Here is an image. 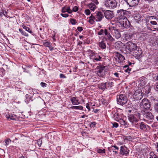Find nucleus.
Masks as SVG:
<instances>
[{"label":"nucleus","instance_id":"nucleus-1","mask_svg":"<svg viewBox=\"0 0 158 158\" xmlns=\"http://www.w3.org/2000/svg\"><path fill=\"white\" fill-rule=\"evenodd\" d=\"M141 113L143 117V120L144 121H152L154 119V116L151 112L147 110H142Z\"/></svg>","mask_w":158,"mask_h":158},{"label":"nucleus","instance_id":"nucleus-2","mask_svg":"<svg viewBox=\"0 0 158 158\" xmlns=\"http://www.w3.org/2000/svg\"><path fill=\"white\" fill-rule=\"evenodd\" d=\"M118 104L122 106L126 104L128 102V99L126 95L123 94H119L117 96Z\"/></svg>","mask_w":158,"mask_h":158},{"label":"nucleus","instance_id":"nucleus-3","mask_svg":"<svg viewBox=\"0 0 158 158\" xmlns=\"http://www.w3.org/2000/svg\"><path fill=\"white\" fill-rule=\"evenodd\" d=\"M104 3L105 7L110 9L116 8L117 4L116 0H104Z\"/></svg>","mask_w":158,"mask_h":158},{"label":"nucleus","instance_id":"nucleus-4","mask_svg":"<svg viewBox=\"0 0 158 158\" xmlns=\"http://www.w3.org/2000/svg\"><path fill=\"white\" fill-rule=\"evenodd\" d=\"M139 105L141 107L143 108V110H148L150 108L152 105L148 99L144 98L140 102Z\"/></svg>","mask_w":158,"mask_h":158},{"label":"nucleus","instance_id":"nucleus-5","mask_svg":"<svg viewBox=\"0 0 158 158\" xmlns=\"http://www.w3.org/2000/svg\"><path fill=\"white\" fill-rule=\"evenodd\" d=\"M117 19L118 21H120L121 19L127 18L126 16L127 15V11L126 10L121 9L117 10Z\"/></svg>","mask_w":158,"mask_h":158},{"label":"nucleus","instance_id":"nucleus-6","mask_svg":"<svg viewBox=\"0 0 158 158\" xmlns=\"http://www.w3.org/2000/svg\"><path fill=\"white\" fill-rule=\"evenodd\" d=\"M126 48L130 52L135 50L137 48V46L132 42H127L126 44Z\"/></svg>","mask_w":158,"mask_h":158},{"label":"nucleus","instance_id":"nucleus-7","mask_svg":"<svg viewBox=\"0 0 158 158\" xmlns=\"http://www.w3.org/2000/svg\"><path fill=\"white\" fill-rule=\"evenodd\" d=\"M118 22L121 26L127 28L130 26V22L128 20L127 18L121 19L118 21Z\"/></svg>","mask_w":158,"mask_h":158},{"label":"nucleus","instance_id":"nucleus-8","mask_svg":"<svg viewBox=\"0 0 158 158\" xmlns=\"http://www.w3.org/2000/svg\"><path fill=\"white\" fill-rule=\"evenodd\" d=\"M143 96L142 92L140 89L136 90L133 95V98L137 100H140Z\"/></svg>","mask_w":158,"mask_h":158},{"label":"nucleus","instance_id":"nucleus-9","mask_svg":"<svg viewBox=\"0 0 158 158\" xmlns=\"http://www.w3.org/2000/svg\"><path fill=\"white\" fill-rule=\"evenodd\" d=\"M104 66H101L99 67L97 69V74L98 75L102 77L103 78L105 75V68Z\"/></svg>","mask_w":158,"mask_h":158},{"label":"nucleus","instance_id":"nucleus-10","mask_svg":"<svg viewBox=\"0 0 158 158\" xmlns=\"http://www.w3.org/2000/svg\"><path fill=\"white\" fill-rule=\"evenodd\" d=\"M119 153L121 155L127 156L129 154V150L125 146H121L120 147Z\"/></svg>","mask_w":158,"mask_h":158},{"label":"nucleus","instance_id":"nucleus-11","mask_svg":"<svg viewBox=\"0 0 158 158\" xmlns=\"http://www.w3.org/2000/svg\"><path fill=\"white\" fill-rule=\"evenodd\" d=\"M140 0H125L130 6H135L139 4Z\"/></svg>","mask_w":158,"mask_h":158},{"label":"nucleus","instance_id":"nucleus-12","mask_svg":"<svg viewBox=\"0 0 158 158\" xmlns=\"http://www.w3.org/2000/svg\"><path fill=\"white\" fill-rule=\"evenodd\" d=\"M104 14L105 18L107 19H111L114 16L113 12L110 10H106L104 12Z\"/></svg>","mask_w":158,"mask_h":158},{"label":"nucleus","instance_id":"nucleus-13","mask_svg":"<svg viewBox=\"0 0 158 158\" xmlns=\"http://www.w3.org/2000/svg\"><path fill=\"white\" fill-rule=\"evenodd\" d=\"M95 16L96 17L97 20L96 21H100L104 18L103 14L100 11H98L96 13Z\"/></svg>","mask_w":158,"mask_h":158},{"label":"nucleus","instance_id":"nucleus-14","mask_svg":"<svg viewBox=\"0 0 158 158\" xmlns=\"http://www.w3.org/2000/svg\"><path fill=\"white\" fill-rule=\"evenodd\" d=\"M128 117L129 120L131 123L132 124H133L134 123H137L138 122V119L135 117L133 115H129L128 116Z\"/></svg>","mask_w":158,"mask_h":158},{"label":"nucleus","instance_id":"nucleus-15","mask_svg":"<svg viewBox=\"0 0 158 158\" xmlns=\"http://www.w3.org/2000/svg\"><path fill=\"white\" fill-rule=\"evenodd\" d=\"M112 32L113 34V36L115 37L116 39H118L121 36L120 33L118 30L113 29Z\"/></svg>","mask_w":158,"mask_h":158},{"label":"nucleus","instance_id":"nucleus-16","mask_svg":"<svg viewBox=\"0 0 158 158\" xmlns=\"http://www.w3.org/2000/svg\"><path fill=\"white\" fill-rule=\"evenodd\" d=\"M91 59L94 62H95L101 61V57L98 54H96L93 57L91 58Z\"/></svg>","mask_w":158,"mask_h":158},{"label":"nucleus","instance_id":"nucleus-17","mask_svg":"<svg viewBox=\"0 0 158 158\" xmlns=\"http://www.w3.org/2000/svg\"><path fill=\"white\" fill-rule=\"evenodd\" d=\"M125 46L124 44L120 41H118L115 44V46L117 49H119Z\"/></svg>","mask_w":158,"mask_h":158},{"label":"nucleus","instance_id":"nucleus-18","mask_svg":"<svg viewBox=\"0 0 158 158\" xmlns=\"http://www.w3.org/2000/svg\"><path fill=\"white\" fill-rule=\"evenodd\" d=\"M70 100L72 104L73 105H77L80 104V102L77 98L73 97L70 98Z\"/></svg>","mask_w":158,"mask_h":158},{"label":"nucleus","instance_id":"nucleus-19","mask_svg":"<svg viewBox=\"0 0 158 158\" xmlns=\"http://www.w3.org/2000/svg\"><path fill=\"white\" fill-rule=\"evenodd\" d=\"M106 83H102L98 85V87L99 89L104 91L105 89H107Z\"/></svg>","mask_w":158,"mask_h":158},{"label":"nucleus","instance_id":"nucleus-20","mask_svg":"<svg viewBox=\"0 0 158 158\" xmlns=\"http://www.w3.org/2000/svg\"><path fill=\"white\" fill-rule=\"evenodd\" d=\"M6 117L7 118L10 120H16L17 118V116L16 115H15L12 114H7L6 115Z\"/></svg>","mask_w":158,"mask_h":158},{"label":"nucleus","instance_id":"nucleus-21","mask_svg":"<svg viewBox=\"0 0 158 158\" xmlns=\"http://www.w3.org/2000/svg\"><path fill=\"white\" fill-rule=\"evenodd\" d=\"M117 56L118 59V62L121 63L123 62L125 60L124 57L119 53H118Z\"/></svg>","mask_w":158,"mask_h":158},{"label":"nucleus","instance_id":"nucleus-22","mask_svg":"<svg viewBox=\"0 0 158 158\" xmlns=\"http://www.w3.org/2000/svg\"><path fill=\"white\" fill-rule=\"evenodd\" d=\"M147 127H148V126L145 124L144 123L142 122L140 125V128L141 129L143 130H146L147 129Z\"/></svg>","mask_w":158,"mask_h":158},{"label":"nucleus","instance_id":"nucleus-23","mask_svg":"<svg viewBox=\"0 0 158 158\" xmlns=\"http://www.w3.org/2000/svg\"><path fill=\"white\" fill-rule=\"evenodd\" d=\"M105 36V39L107 41H113L114 40V39L112 38L110 33L109 34H108V35H106Z\"/></svg>","mask_w":158,"mask_h":158},{"label":"nucleus","instance_id":"nucleus-24","mask_svg":"<svg viewBox=\"0 0 158 158\" xmlns=\"http://www.w3.org/2000/svg\"><path fill=\"white\" fill-rule=\"evenodd\" d=\"M118 122H119L121 125H124L126 127H127L128 125V124L127 123L126 121L121 118H120Z\"/></svg>","mask_w":158,"mask_h":158},{"label":"nucleus","instance_id":"nucleus-25","mask_svg":"<svg viewBox=\"0 0 158 158\" xmlns=\"http://www.w3.org/2000/svg\"><path fill=\"white\" fill-rule=\"evenodd\" d=\"M106 89H110L114 85V83L112 82H106Z\"/></svg>","mask_w":158,"mask_h":158},{"label":"nucleus","instance_id":"nucleus-26","mask_svg":"<svg viewBox=\"0 0 158 158\" xmlns=\"http://www.w3.org/2000/svg\"><path fill=\"white\" fill-rule=\"evenodd\" d=\"M89 8L92 10L94 11L96 8V6L94 3H91L88 5Z\"/></svg>","mask_w":158,"mask_h":158},{"label":"nucleus","instance_id":"nucleus-27","mask_svg":"<svg viewBox=\"0 0 158 158\" xmlns=\"http://www.w3.org/2000/svg\"><path fill=\"white\" fill-rule=\"evenodd\" d=\"M99 46L102 49H105L106 48V45L103 41H102L101 42L99 43Z\"/></svg>","mask_w":158,"mask_h":158},{"label":"nucleus","instance_id":"nucleus-28","mask_svg":"<svg viewBox=\"0 0 158 158\" xmlns=\"http://www.w3.org/2000/svg\"><path fill=\"white\" fill-rule=\"evenodd\" d=\"M113 118L115 120L118 122L121 118H120L119 114L116 113L114 114Z\"/></svg>","mask_w":158,"mask_h":158},{"label":"nucleus","instance_id":"nucleus-29","mask_svg":"<svg viewBox=\"0 0 158 158\" xmlns=\"http://www.w3.org/2000/svg\"><path fill=\"white\" fill-rule=\"evenodd\" d=\"M23 28L25 29L26 31H28L30 33H31L32 35H34V33L32 32V31L31 30L29 27H27L25 25H23L22 26Z\"/></svg>","mask_w":158,"mask_h":158},{"label":"nucleus","instance_id":"nucleus-30","mask_svg":"<svg viewBox=\"0 0 158 158\" xmlns=\"http://www.w3.org/2000/svg\"><path fill=\"white\" fill-rule=\"evenodd\" d=\"M70 108L73 109H78L80 110H83V106H73L72 107H70Z\"/></svg>","mask_w":158,"mask_h":158},{"label":"nucleus","instance_id":"nucleus-31","mask_svg":"<svg viewBox=\"0 0 158 158\" xmlns=\"http://www.w3.org/2000/svg\"><path fill=\"white\" fill-rule=\"evenodd\" d=\"M26 99L25 100V102L27 104L31 100H32L31 97L28 94H27L26 95Z\"/></svg>","mask_w":158,"mask_h":158},{"label":"nucleus","instance_id":"nucleus-32","mask_svg":"<svg viewBox=\"0 0 158 158\" xmlns=\"http://www.w3.org/2000/svg\"><path fill=\"white\" fill-rule=\"evenodd\" d=\"M111 148H114V149L113 148L112 149V150H113V152H114L116 154L118 153V151L119 149V148L118 147H117L115 145H114L111 146Z\"/></svg>","mask_w":158,"mask_h":158},{"label":"nucleus","instance_id":"nucleus-33","mask_svg":"<svg viewBox=\"0 0 158 158\" xmlns=\"http://www.w3.org/2000/svg\"><path fill=\"white\" fill-rule=\"evenodd\" d=\"M124 69L125 70V71L126 72H128V73H130V71L131 70V69L129 67L128 65H126L124 67Z\"/></svg>","mask_w":158,"mask_h":158},{"label":"nucleus","instance_id":"nucleus-34","mask_svg":"<svg viewBox=\"0 0 158 158\" xmlns=\"http://www.w3.org/2000/svg\"><path fill=\"white\" fill-rule=\"evenodd\" d=\"M88 52L89 56L92 57H93L96 54L94 52L91 50H89Z\"/></svg>","mask_w":158,"mask_h":158},{"label":"nucleus","instance_id":"nucleus-35","mask_svg":"<svg viewBox=\"0 0 158 158\" xmlns=\"http://www.w3.org/2000/svg\"><path fill=\"white\" fill-rule=\"evenodd\" d=\"M19 31L21 33L22 35L26 36H28V34L26 32L23 31L22 29L20 28L19 29Z\"/></svg>","mask_w":158,"mask_h":158},{"label":"nucleus","instance_id":"nucleus-36","mask_svg":"<svg viewBox=\"0 0 158 158\" xmlns=\"http://www.w3.org/2000/svg\"><path fill=\"white\" fill-rule=\"evenodd\" d=\"M5 74V70L3 68L0 69V76H2Z\"/></svg>","mask_w":158,"mask_h":158},{"label":"nucleus","instance_id":"nucleus-37","mask_svg":"<svg viewBox=\"0 0 158 158\" xmlns=\"http://www.w3.org/2000/svg\"><path fill=\"white\" fill-rule=\"evenodd\" d=\"M4 142H5V145L6 146L11 142V140L10 139H6Z\"/></svg>","mask_w":158,"mask_h":158},{"label":"nucleus","instance_id":"nucleus-38","mask_svg":"<svg viewBox=\"0 0 158 158\" xmlns=\"http://www.w3.org/2000/svg\"><path fill=\"white\" fill-rule=\"evenodd\" d=\"M43 44L46 47H50L51 46L50 43L49 42H45L43 43Z\"/></svg>","mask_w":158,"mask_h":158},{"label":"nucleus","instance_id":"nucleus-39","mask_svg":"<svg viewBox=\"0 0 158 158\" xmlns=\"http://www.w3.org/2000/svg\"><path fill=\"white\" fill-rule=\"evenodd\" d=\"M70 21L71 23L73 25L77 23L76 20L73 19H70Z\"/></svg>","mask_w":158,"mask_h":158},{"label":"nucleus","instance_id":"nucleus-40","mask_svg":"<svg viewBox=\"0 0 158 158\" xmlns=\"http://www.w3.org/2000/svg\"><path fill=\"white\" fill-rule=\"evenodd\" d=\"M132 108L135 110H137L139 108V106L137 104L135 103L132 106Z\"/></svg>","mask_w":158,"mask_h":158},{"label":"nucleus","instance_id":"nucleus-41","mask_svg":"<svg viewBox=\"0 0 158 158\" xmlns=\"http://www.w3.org/2000/svg\"><path fill=\"white\" fill-rule=\"evenodd\" d=\"M104 29H101L100 31L98 32V35H103L104 33Z\"/></svg>","mask_w":158,"mask_h":158},{"label":"nucleus","instance_id":"nucleus-42","mask_svg":"<svg viewBox=\"0 0 158 158\" xmlns=\"http://www.w3.org/2000/svg\"><path fill=\"white\" fill-rule=\"evenodd\" d=\"M150 156H153V158H158L157 156L154 154V152H151L150 153Z\"/></svg>","mask_w":158,"mask_h":158},{"label":"nucleus","instance_id":"nucleus-43","mask_svg":"<svg viewBox=\"0 0 158 158\" xmlns=\"http://www.w3.org/2000/svg\"><path fill=\"white\" fill-rule=\"evenodd\" d=\"M97 152L99 153H105V150L104 149L103 150L101 149H98L97 150Z\"/></svg>","mask_w":158,"mask_h":158},{"label":"nucleus","instance_id":"nucleus-44","mask_svg":"<svg viewBox=\"0 0 158 158\" xmlns=\"http://www.w3.org/2000/svg\"><path fill=\"white\" fill-rule=\"evenodd\" d=\"M146 91L145 93L147 94L149 93L150 91V89L149 87H146L145 88Z\"/></svg>","mask_w":158,"mask_h":158},{"label":"nucleus","instance_id":"nucleus-45","mask_svg":"<svg viewBox=\"0 0 158 158\" xmlns=\"http://www.w3.org/2000/svg\"><path fill=\"white\" fill-rule=\"evenodd\" d=\"M89 19H91L94 20H95L96 21L97 19L96 17L95 16L93 15L92 14L90 16L89 18Z\"/></svg>","mask_w":158,"mask_h":158},{"label":"nucleus","instance_id":"nucleus-46","mask_svg":"<svg viewBox=\"0 0 158 158\" xmlns=\"http://www.w3.org/2000/svg\"><path fill=\"white\" fill-rule=\"evenodd\" d=\"M62 13H65L66 12H67V7L64 6L62 8Z\"/></svg>","mask_w":158,"mask_h":158},{"label":"nucleus","instance_id":"nucleus-47","mask_svg":"<svg viewBox=\"0 0 158 158\" xmlns=\"http://www.w3.org/2000/svg\"><path fill=\"white\" fill-rule=\"evenodd\" d=\"M85 13L87 15H89L90 14V11L89 9H86L85 10Z\"/></svg>","mask_w":158,"mask_h":158},{"label":"nucleus","instance_id":"nucleus-48","mask_svg":"<svg viewBox=\"0 0 158 158\" xmlns=\"http://www.w3.org/2000/svg\"><path fill=\"white\" fill-rule=\"evenodd\" d=\"M112 124H113V128H114V127L117 128L118 126V123H117L116 122L114 123H112Z\"/></svg>","mask_w":158,"mask_h":158},{"label":"nucleus","instance_id":"nucleus-49","mask_svg":"<svg viewBox=\"0 0 158 158\" xmlns=\"http://www.w3.org/2000/svg\"><path fill=\"white\" fill-rule=\"evenodd\" d=\"M78 10V7L76 6H75L73 8V11L74 12H76Z\"/></svg>","mask_w":158,"mask_h":158},{"label":"nucleus","instance_id":"nucleus-50","mask_svg":"<svg viewBox=\"0 0 158 158\" xmlns=\"http://www.w3.org/2000/svg\"><path fill=\"white\" fill-rule=\"evenodd\" d=\"M154 107L156 110L158 111V103L155 104L154 106Z\"/></svg>","mask_w":158,"mask_h":158},{"label":"nucleus","instance_id":"nucleus-51","mask_svg":"<svg viewBox=\"0 0 158 158\" xmlns=\"http://www.w3.org/2000/svg\"><path fill=\"white\" fill-rule=\"evenodd\" d=\"M40 85L42 87H46L47 84L45 83L42 82L40 83Z\"/></svg>","mask_w":158,"mask_h":158},{"label":"nucleus","instance_id":"nucleus-52","mask_svg":"<svg viewBox=\"0 0 158 158\" xmlns=\"http://www.w3.org/2000/svg\"><path fill=\"white\" fill-rule=\"evenodd\" d=\"M104 34L105 35V36H106V35H108V34H109L110 33L108 32L107 29H105Z\"/></svg>","mask_w":158,"mask_h":158},{"label":"nucleus","instance_id":"nucleus-53","mask_svg":"<svg viewBox=\"0 0 158 158\" xmlns=\"http://www.w3.org/2000/svg\"><path fill=\"white\" fill-rule=\"evenodd\" d=\"M88 22H89V23H90L91 24H93L94 23V20L91 19H89V20Z\"/></svg>","mask_w":158,"mask_h":158},{"label":"nucleus","instance_id":"nucleus-54","mask_svg":"<svg viewBox=\"0 0 158 158\" xmlns=\"http://www.w3.org/2000/svg\"><path fill=\"white\" fill-rule=\"evenodd\" d=\"M60 15L64 17H67L69 16V15L68 14H61Z\"/></svg>","mask_w":158,"mask_h":158},{"label":"nucleus","instance_id":"nucleus-55","mask_svg":"<svg viewBox=\"0 0 158 158\" xmlns=\"http://www.w3.org/2000/svg\"><path fill=\"white\" fill-rule=\"evenodd\" d=\"M86 107L88 109L89 111H90V108L89 106V104L88 103H87L86 104Z\"/></svg>","mask_w":158,"mask_h":158},{"label":"nucleus","instance_id":"nucleus-56","mask_svg":"<svg viewBox=\"0 0 158 158\" xmlns=\"http://www.w3.org/2000/svg\"><path fill=\"white\" fill-rule=\"evenodd\" d=\"M60 77L61 78H66V77L63 74H60Z\"/></svg>","mask_w":158,"mask_h":158},{"label":"nucleus","instance_id":"nucleus-57","mask_svg":"<svg viewBox=\"0 0 158 158\" xmlns=\"http://www.w3.org/2000/svg\"><path fill=\"white\" fill-rule=\"evenodd\" d=\"M77 29L80 32L81 31L83 30L82 27H78Z\"/></svg>","mask_w":158,"mask_h":158},{"label":"nucleus","instance_id":"nucleus-58","mask_svg":"<svg viewBox=\"0 0 158 158\" xmlns=\"http://www.w3.org/2000/svg\"><path fill=\"white\" fill-rule=\"evenodd\" d=\"M150 23L153 25H156L157 24V23L155 21H151Z\"/></svg>","mask_w":158,"mask_h":158},{"label":"nucleus","instance_id":"nucleus-59","mask_svg":"<svg viewBox=\"0 0 158 158\" xmlns=\"http://www.w3.org/2000/svg\"><path fill=\"white\" fill-rule=\"evenodd\" d=\"M2 13H3V15H4L5 16H6L7 17V16H6V15L7 14V12L5 10H2Z\"/></svg>","mask_w":158,"mask_h":158},{"label":"nucleus","instance_id":"nucleus-60","mask_svg":"<svg viewBox=\"0 0 158 158\" xmlns=\"http://www.w3.org/2000/svg\"><path fill=\"white\" fill-rule=\"evenodd\" d=\"M96 123L95 122H92L90 124V126L91 127H94L96 125Z\"/></svg>","mask_w":158,"mask_h":158},{"label":"nucleus","instance_id":"nucleus-61","mask_svg":"<svg viewBox=\"0 0 158 158\" xmlns=\"http://www.w3.org/2000/svg\"><path fill=\"white\" fill-rule=\"evenodd\" d=\"M131 102H129L128 103V106H127V105H126V106H127L128 107H131Z\"/></svg>","mask_w":158,"mask_h":158},{"label":"nucleus","instance_id":"nucleus-62","mask_svg":"<svg viewBox=\"0 0 158 158\" xmlns=\"http://www.w3.org/2000/svg\"><path fill=\"white\" fill-rule=\"evenodd\" d=\"M114 75H115L116 77H118L119 73H114Z\"/></svg>","mask_w":158,"mask_h":158},{"label":"nucleus","instance_id":"nucleus-63","mask_svg":"<svg viewBox=\"0 0 158 158\" xmlns=\"http://www.w3.org/2000/svg\"><path fill=\"white\" fill-rule=\"evenodd\" d=\"M155 64L158 65V59L155 61Z\"/></svg>","mask_w":158,"mask_h":158},{"label":"nucleus","instance_id":"nucleus-64","mask_svg":"<svg viewBox=\"0 0 158 158\" xmlns=\"http://www.w3.org/2000/svg\"><path fill=\"white\" fill-rule=\"evenodd\" d=\"M93 1L94 2L96 5L98 4V0H93Z\"/></svg>","mask_w":158,"mask_h":158}]
</instances>
